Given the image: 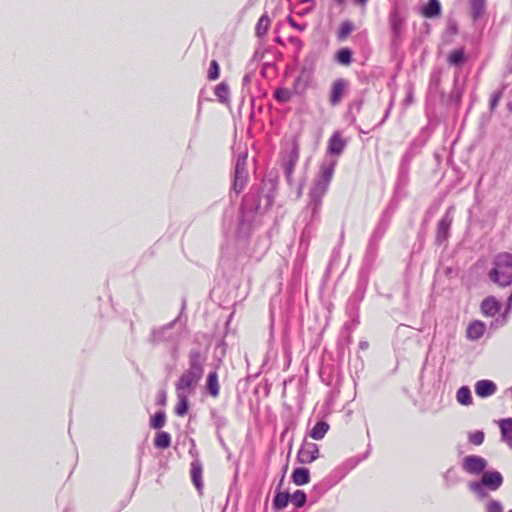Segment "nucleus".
Listing matches in <instances>:
<instances>
[{
  "label": "nucleus",
  "instance_id": "nucleus-9",
  "mask_svg": "<svg viewBox=\"0 0 512 512\" xmlns=\"http://www.w3.org/2000/svg\"><path fill=\"white\" fill-rule=\"evenodd\" d=\"M201 379L198 375L185 370L177 380L175 389L176 391L194 393Z\"/></svg>",
  "mask_w": 512,
  "mask_h": 512
},
{
  "label": "nucleus",
  "instance_id": "nucleus-4",
  "mask_svg": "<svg viewBox=\"0 0 512 512\" xmlns=\"http://www.w3.org/2000/svg\"><path fill=\"white\" fill-rule=\"evenodd\" d=\"M299 160V144L296 138L290 143V148L281 153V166L289 185L293 184V173Z\"/></svg>",
  "mask_w": 512,
  "mask_h": 512
},
{
  "label": "nucleus",
  "instance_id": "nucleus-2",
  "mask_svg": "<svg viewBox=\"0 0 512 512\" xmlns=\"http://www.w3.org/2000/svg\"><path fill=\"white\" fill-rule=\"evenodd\" d=\"M336 164V160L325 159L320 166L319 172L308 194L309 202L303 211L304 220L306 221L305 229L310 227L312 223L320 220L322 200L327 193Z\"/></svg>",
  "mask_w": 512,
  "mask_h": 512
},
{
  "label": "nucleus",
  "instance_id": "nucleus-3",
  "mask_svg": "<svg viewBox=\"0 0 512 512\" xmlns=\"http://www.w3.org/2000/svg\"><path fill=\"white\" fill-rule=\"evenodd\" d=\"M489 279L500 287H508L512 284V254L502 252L493 259V268L490 270Z\"/></svg>",
  "mask_w": 512,
  "mask_h": 512
},
{
  "label": "nucleus",
  "instance_id": "nucleus-37",
  "mask_svg": "<svg viewBox=\"0 0 512 512\" xmlns=\"http://www.w3.org/2000/svg\"><path fill=\"white\" fill-rule=\"evenodd\" d=\"M165 421L166 414L163 410H160L150 419V427L153 429H161L165 425Z\"/></svg>",
  "mask_w": 512,
  "mask_h": 512
},
{
  "label": "nucleus",
  "instance_id": "nucleus-26",
  "mask_svg": "<svg viewBox=\"0 0 512 512\" xmlns=\"http://www.w3.org/2000/svg\"><path fill=\"white\" fill-rule=\"evenodd\" d=\"M171 445V436L168 432L160 431L154 438V446L158 449H167Z\"/></svg>",
  "mask_w": 512,
  "mask_h": 512
},
{
  "label": "nucleus",
  "instance_id": "nucleus-62",
  "mask_svg": "<svg viewBox=\"0 0 512 512\" xmlns=\"http://www.w3.org/2000/svg\"><path fill=\"white\" fill-rule=\"evenodd\" d=\"M509 512H512V510H510Z\"/></svg>",
  "mask_w": 512,
  "mask_h": 512
},
{
  "label": "nucleus",
  "instance_id": "nucleus-28",
  "mask_svg": "<svg viewBox=\"0 0 512 512\" xmlns=\"http://www.w3.org/2000/svg\"><path fill=\"white\" fill-rule=\"evenodd\" d=\"M447 62L451 66H460L465 62L464 49L460 48L450 52L447 58Z\"/></svg>",
  "mask_w": 512,
  "mask_h": 512
},
{
  "label": "nucleus",
  "instance_id": "nucleus-53",
  "mask_svg": "<svg viewBox=\"0 0 512 512\" xmlns=\"http://www.w3.org/2000/svg\"><path fill=\"white\" fill-rule=\"evenodd\" d=\"M288 23H289L292 27H294V28H296V29H299V30H301V31H302V30H304V28H305V26H301V25L297 24V23H296V21H295L292 17H289V18H288Z\"/></svg>",
  "mask_w": 512,
  "mask_h": 512
},
{
  "label": "nucleus",
  "instance_id": "nucleus-45",
  "mask_svg": "<svg viewBox=\"0 0 512 512\" xmlns=\"http://www.w3.org/2000/svg\"><path fill=\"white\" fill-rule=\"evenodd\" d=\"M503 91L498 90L495 91L490 98V109L493 111L495 107L498 105L500 99L502 98Z\"/></svg>",
  "mask_w": 512,
  "mask_h": 512
},
{
  "label": "nucleus",
  "instance_id": "nucleus-32",
  "mask_svg": "<svg viewBox=\"0 0 512 512\" xmlns=\"http://www.w3.org/2000/svg\"><path fill=\"white\" fill-rule=\"evenodd\" d=\"M317 60V55L315 53H310L304 59V63L301 69L302 74H306L307 77H310L311 73L314 70V66Z\"/></svg>",
  "mask_w": 512,
  "mask_h": 512
},
{
  "label": "nucleus",
  "instance_id": "nucleus-51",
  "mask_svg": "<svg viewBox=\"0 0 512 512\" xmlns=\"http://www.w3.org/2000/svg\"><path fill=\"white\" fill-rule=\"evenodd\" d=\"M301 3H310L311 4L310 7L306 8L303 11L304 14L311 12L315 6V0H302Z\"/></svg>",
  "mask_w": 512,
  "mask_h": 512
},
{
  "label": "nucleus",
  "instance_id": "nucleus-17",
  "mask_svg": "<svg viewBox=\"0 0 512 512\" xmlns=\"http://www.w3.org/2000/svg\"><path fill=\"white\" fill-rule=\"evenodd\" d=\"M501 305L493 296H489L481 303V311L486 316H495L500 311Z\"/></svg>",
  "mask_w": 512,
  "mask_h": 512
},
{
  "label": "nucleus",
  "instance_id": "nucleus-21",
  "mask_svg": "<svg viewBox=\"0 0 512 512\" xmlns=\"http://www.w3.org/2000/svg\"><path fill=\"white\" fill-rule=\"evenodd\" d=\"M502 441L512 446V418L499 421Z\"/></svg>",
  "mask_w": 512,
  "mask_h": 512
},
{
  "label": "nucleus",
  "instance_id": "nucleus-34",
  "mask_svg": "<svg viewBox=\"0 0 512 512\" xmlns=\"http://www.w3.org/2000/svg\"><path fill=\"white\" fill-rule=\"evenodd\" d=\"M215 95L221 103H228L230 90L225 82H221L215 87Z\"/></svg>",
  "mask_w": 512,
  "mask_h": 512
},
{
  "label": "nucleus",
  "instance_id": "nucleus-56",
  "mask_svg": "<svg viewBox=\"0 0 512 512\" xmlns=\"http://www.w3.org/2000/svg\"><path fill=\"white\" fill-rule=\"evenodd\" d=\"M339 257V250H334L332 254V261Z\"/></svg>",
  "mask_w": 512,
  "mask_h": 512
},
{
  "label": "nucleus",
  "instance_id": "nucleus-42",
  "mask_svg": "<svg viewBox=\"0 0 512 512\" xmlns=\"http://www.w3.org/2000/svg\"><path fill=\"white\" fill-rule=\"evenodd\" d=\"M219 74H220L219 64L216 60H212L210 62V67L208 70L207 78L209 80H216L219 78Z\"/></svg>",
  "mask_w": 512,
  "mask_h": 512
},
{
  "label": "nucleus",
  "instance_id": "nucleus-48",
  "mask_svg": "<svg viewBox=\"0 0 512 512\" xmlns=\"http://www.w3.org/2000/svg\"><path fill=\"white\" fill-rule=\"evenodd\" d=\"M447 29H448V31H449L450 33H452V34L457 33L458 28H457V24H456V22H455V21H452V20H451V21H449V22H448V25H447Z\"/></svg>",
  "mask_w": 512,
  "mask_h": 512
},
{
  "label": "nucleus",
  "instance_id": "nucleus-11",
  "mask_svg": "<svg viewBox=\"0 0 512 512\" xmlns=\"http://www.w3.org/2000/svg\"><path fill=\"white\" fill-rule=\"evenodd\" d=\"M451 210L452 207L446 211L445 215L439 220L437 224L436 243L439 245L446 241L450 235V228L453 222Z\"/></svg>",
  "mask_w": 512,
  "mask_h": 512
},
{
  "label": "nucleus",
  "instance_id": "nucleus-50",
  "mask_svg": "<svg viewBox=\"0 0 512 512\" xmlns=\"http://www.w3.org/2000/svg\"><path fill=\"white\" fill-rule=\"evenodd\" d=\"M410 161H411V156L409 154H405L401 161V167L409 168Z\"/></svg>",
  "mask_w": 512,
  "mask_h": 512
},
{
  "label": "nucleus",
  "instance_id": "nucleus-55",
  "mask_svg": "<svg viewBox=\"0 0 512 512\" xmlns=\"http://www.w3.org/2000/svg\"><path fill=\"white\" fill-rule=\"evenodd\" d=\"M382 234H383V231H380L379 228H377L374 232L373 238H376V236L381 237Z\"/></svg>",
  "mask_w": 512,
  "mask_h": 512
},
{
  "label": "nucleus",
  "instance_id": "nucleus-19",
  "mask_svg": "<svg viewBox=\"0 0 512 512\" xmlns=\"http://www.w3.org/2000/svg\"><path fill=\"white\" fill-rule=\"evenodd\" d=\"M206 391L209 395L216 398L219 396L220 386L218 382L217 371H210L206 380Z\"/></svg>",
  "mask_w": 512,
  "mask_h": 512
},
{
  "label": "nucleus",
  "instance_id": "nucleus-20",
  "mask_svg": "<svg viewBox=\"0 0 512 512\" xmlns=\"http://www.w3.org/2000/svg\"><path fill=\"white\" fill-rule=\"evenodd\" d=\"M177 394V405L175 407V413L178 416H184L189 408V395L191 393L183 392V391H176Z\"/></svg>",
  "mask_w": 512,
  "mask_h": 512
},
{
  "label": "nucleus",
  "instance_id": "nucleus-40",
  "mask_svg": "<svg viewBox=\"0 0 512 512\" xmlns=\"http://www.w3.org/2000/svg\"><path fill=\"white\" fill-rule=\"evenodd\" d=\"M270 19L267 15H262L256 25V34L258 36L265 35L268 31Z\"/></svg>",
  "mask_w": 512,
  "mask_h": 512
},
{
  "label": "nucleus",
  "instance_id": "nucleus-15",
  "mask_svg": "<svg viewBox=\"0 0 512 512\" xmlns=\"http://www.w3.org/2000/svg\"><path fill=\"white\" fill-rule=\"evenodd\" d=\"M496 391L497 385L491 380H479L475 383V392L481 398L492 396Z\"/></svg>",
  "mask_w": 512,
  "mask_h": 512
},
{
  "label": "nucleus",
  "instance_id": "nucleus-61",
  "mask_svg": "<svg viewBox=\"0 0 512 512\" xmlns=\"http://www.w3.org/2000/svg\"><path fill=\"white\" fill-rule=\"evenodd\" d=\"M338 4H342L344 0H335Z\"/></svg>",
  "mask_w": 512,
  "mask_h": 512
},
{
  "label": "nucleus",
  "instance_id": "nucleus-44",
  "mask_svg": "<svg viewBox=\"0 0 512 512\" xmlns=\"http://www.w3.org/2000/svg\"><path fill=\"white\" fill-rule=\"evenodd\" d=\"M486 512H503V506L498 500H490L486 505Z\"/></svg>",
  "mask_w": 512,
  "mask_h": 512
},
{
  "label": "nucleus",
  "instance_id": "nucleus-16",
  "mask_svg": "<svg viewBox=\"0 0 512 512\" xmlns=\"http://www.w3.org/2000/svg\"><path fill=\"white\" fill-rule=\"evenodd\" d=\"M346 146V141L341 137L339 132L333 133L328 142L327 151L329 154L339 156Z\"/></svg>",
  "mask_w": 512,
  "mask_h": 512
},
{
  "label": "nucleus",
  "instance_id": "nucleus-38",
  "mask_svg": "<svg viewBox=\"0 0 512 512\" xmlns=\"http://www.w3.org/2000/svg\"><path fill=\"white\" fill-rule=\"evenodd\" d=\"M293 92L289 89L278 88L274 92V97L278 102L287 103L291 100Z\"/></svg>",
  "mask_w": 512,
  "mask_h": 512
},
{
  "label": "nucleus",
  "instance_id": "nucleus-59",
  "mask_svg": "<svg viewBox=\"0 0 512 512\" xmlns=\"http://www.w3.org/2000/svg\"><path fill=\"white\" fill-rule=\"evenodd\" d=\"M165 399H166V396H165V394L163 393V394H162V396H161V398H160V401H159V402H160V403H164V402H165Z\"/></svg>",
  "mask_w": 512,
  "mask_h": 512
},
{
  "label": "nucleus",
  "instance_id": "nucleus-52",
  "mask_svg": "<svg viewBox=\"0 0 512 512\" xmlns=\"http://www.w3.org/2000/svg\"><path fill=\"white\" fill-rule=\"evenodd\" d=\"M251 80H252V75L251 73H247L244 75L243 79H242V85L243 87L245 86H248L250 83H251Z\"/></svg>",
  "mask_w": 512,
  "mask_h": 512
},
{
  "label": "nucleus",
  "instance_id": "nucleus-12",
  "mask_svg": "<svg viewBox=\"0 0 512 512\" xmlns=\"http://www.w3.org/2000/svg\"><path fill=\"white\" fill-rule=\"evenodd\" d=\"M319 457V448L313 442H303L301 445L297 458L303 464H309Z\"/></svg>",
  "mask_w": 512,
  "mask_h": 512
},
{
  "label": "nucleus",
  "instance_id": "nucleus-60",
  "mask_svg": "<svg viewBox=\"0 0 512 512\" xmlns=\"http://www.w3.org/2000/svg\"><path fill=\"white\" fill-rule=\"evenodd\" d=\"M508 109H509L510 111H512V102H509V103H508Z\"/></svg>",
  "mask_w": 512,
  "mask_h": 512
},
{
  "label": "nucleus",
  "instance_id": "nucleus-57",
  "mask_svg": "<svg viewBox=\"0 0 512 512\" xmlns=\"http://www.w3.org/2000/svg\"><path fill=\"white\" fill-rule=\"evenodd\" d=\"M355 2L361 6H365L368 2V0H355Z\"/></svg>",
  "mask_w": 512,
  "mask_h": 512
},
{
  "label": "nucleus",
  "instance_id": "nucleus-41",
  "mask_svg": "<svg viewBox=\"0 0 512 512\" xmlns=\"http://www.w3.org/2000/svg\"><path fill=\"white\" fill-rule=\"evenodd\" d=\"M365 290H366V284L365 283H359L357 288H356V290L354 291V293L350 297V302L351 303H355V304H358L359 302H361L363 300V298H364Z\"/></svg>",
  "mask_w": 512,
  "mask_h": 512
},
{
  "label": "nucleus",
  "instance_id": "nucleus-46",
  "mask_svg": "<svg viewBox=\"0 0 512 512\" xmlns=\"http://www.w3.org/2000/svg\"><path fill=\"white\" fill-rule=\"evenodd\" d=\"M215 425L217 430H220L221 428L225 427L227 424L226 419L223 416H214Z\"/></svg>",
  "mask_w": 512,
  "mask_h": 512
},
{
  "label": "nucleus",
  "instance_id": "nucleus-24",
  "mask_svg": "<svg viewBox=\"0 0 512 512\" xmlns=\"http://www.w3.org/2000/svg\"><path fill=\"white\" fill-rule=\"evenodd\" d=\"M292 480L299 486L307 484L310 480L309 469L304 467L296 468L292 473Z\"/></svg>",
  "mask_w": 512,
  "mask_h": 512
},
{
  "label": "nucleus",
  "instance_id": "nucleus-10",
  "mask_svg": "<svg viewBox=\"0 0 512 512\" xmlns=\"http://www.w3.org/2000/svg\"><path fill=\"white\" fill-rule=\"evenodd\" d=\"M486 467L487 461L478 455H468L462 461L463 470L472 475L483 474Z\"/></svg>",
  "mask_w": 512,
  "mask_h": 512
},
{
  "label": "nucleus",
  "instance_id": "nucleus-7",
  "mask_svg": "<svg viewBox=\"0 0 512 512\" xmlns=\"http://www.w3.org/2000/svg\"><path fill=\"white\" fill-rule=\"evenodd\" d=\"M389 25L392 35V44L398 46L401 42L405 28V18L400 14L398 9H393L389 14Z\"/></svg>",
  "mask_w": 512,
  "mask_h": 512
},
{
  "label": "nucleus",
  "instance_id": "nucleus-30",
  "mask_svg": "<svg viewBox=\"0 0 512 512\" xmlns=\"http://www.w3.org/2000/svg\"><path fill=\"white\" fill-rule=\"evenodd\" d=\"M329 429V425L325 421H319L316 423V425L312 428L310 432V436L315 440L322 439L325 434L327 433Z\"/></svg>",
  "mask_w": 512,
  "mask_h": 512
},
{
  "label": "nucleus",
  "instance_id": "nucleus-47",
  "mask_svg": "<svg viewBox=\"0 0 512 512\" xmlns=\"http://www.w3.org/2000/svg\"><path fill=\"white\" fill-rule=\"evenodd\" d=\"M362 104H363L362 100H356V101L352 102L350 105V108H349L350 112L351 113L353 111L359 112L361 110Z\"/></svg>",
  "mask_w": 512,
  "mask_h": 512
},
{
  "label": "nucleus",
  "instance_id": "nucleus-1",
  "mask_svg": "<svg viewBox=\"0 0 512 512\" xmlns=\"http://www.w3.org/2000/svg\"><path fill=\"white\" fill-rule=\"evenodd\" d=\"M275 187L272 183H264L260 190L250 191L244 196L238 219L237 235L248 237L252 230L255 214L268 210L274 202Z\"/></svg>",
  "mask_w": 512,
  "mask_h": 512
},
{
  "label": "nucleus",
  "instance_id": "nucleus-6",
  "mask_svg": "<svg viewBox=\"0 0 512 512\" xmlns=\"http://www.w3.org/2000/svg\"><path fill=\"white\" fill-rule=\"evenodd\" d=\"M247 153H239L236 157L232 189L239 194L245 187L248 180Z\"/></svg>",
  "mask_w": 512,
  "mask_h": 512
},
{
  "label": "nucleus",
  "instance_id": "nucleus-8",
  "mask_svg": "<svg viewBox=\"0 0 512 512\" xmlns=\"http://www.w3.org/2000/svg\"><path fill=\"white\" fill-rule=\"evenodd\" d=\"M206 361V353L202 352L198 348H193L188 353V368L186 370L202 378L204 375Z\"/></svg>",
  "mask_w": 512,
  "mask_h": 512
},
{
  "label": "nucleus",
  "instance_id": "nucleus-25",
  "mask_svg": "<svg viewBox=\"0 0 512 512\" xmlns=\"http://www.w3.org/2000/svg\"><path fill=\"white\" fill-rule=\"evenodd\" d=\"M353 52L350 48H341L335 54V61L341 65L349 66L353 61Z\"/></svg>",
  "mask_w": 512,
  "mask_h": 512
},
{
  "label": "nucleus",
  "instance_id": "nucleus-35",
  "mask_svg": "<svg viewBox=\"0 0 512 512\" xmlns=\"http://www.w3.org/2000/svg\"><path fill=\"white\" fill-rule=\"evenodd\" d=\"M290 500V494L288 492H278L274 496L273 506L277 510L284 509Z\"/></svg>",
  "mask_w": 512,
  "mask_h": 512
},
{
  "label": "nucleus",
  "instance_id": "nucleus-31",
  "mask_svg": "<svg viewBox=\"0 0 512 512\" xmlns=\"http://www.w3.org/2000/svg\"><path fill=\"white\" fill-rule=\"evenodd\" d=\"M471 15L474 20L478 19L485 12L486 0H470Z\"/></svg>",
  "mask_w": 512,
  "mask_h": 512
},
{
  "label": "nucleus",
  "instance_id": "nucleus-36",
  "mask_svg": "<svg viewBox=\"0 0 512 512\" xmlns=\"http://www.w3.org/2000/svg\"><path fill=\"white\" fill-rule=\"evenodd\" d=\"M469 489L474 492L478 498L484 499L488 496L487 488L481 481H473L468 485Z\"/></svg>",
  "mask_w": 512,
  "mask_h": 512
},
{
  "label": "nucleus",
  "instance_id": "nucleus-29",
  "mask_svg": "<svg viewBox=\"0 0 512 512\" xmlns=\"http://www.w3.org/2000/svg\"><path fill=\"white\" fill-rule=\"evenodd\" d=\"M456 399L457 401L465 406L472 404V396L471 391L468 386H462L458 389L456 393Z\"/></svg>",
  "mask_w": 512,
  "mask_h": 512
},
{
  "label": "nucleus",
  "instance_id": "nucleus-22",
  "mask_svg": "<svg viewBox=\"0 0 512 512\" xmlns=\"http://www.w3.org/2000/svg\"><path fill=\"white\" fill-rule=\"evenodd\" d=\"M485 332V325L481 321H473L467 328V337L471 340L480 339Z\"/></svg>",
  "mask_w": 512,
  "mask_h": 512
},
{
  "label": "nucleus",
  "instance_id": "nucleus-49",
  "mask_svg": "<svg viewBox=\"0 0 512 512\" xmlns=\"http://www.w3.org/2000/svg\"><path fill=\"white\" fill-rule=\"evenodd\" d=\"M399 178L401 181H406L408 178V168L406 167H400V174Z\"/></svg>",
  "mask_w": 512,
  "mask_h": 512
},
{
  "label": "nucleus",
  "instance_id": "nucleus-23",
  "mask_svg": "<svg viewBox=\"0 0 512 512\" xmlns=\"http://www.w3.org/2000/svg\"><path fill=\"white\" fill-rule=\"evenodd\" d=\"M423 16L433 18L439 16L441 13V5L438 0H429V3L421 10Z\"/></svg>",
  "mask_w": 512,
  "mask_h": 512
},
{
  "label": "nucleus",
  "instance_id": "nucleus-39",
  "mask_svg": "<svg viewBox=\"0 0 512 512\" xmlns=\"http://www.w3.org/2000/svg\"><path fill=\"white\" fill-rule=\"evenodd\" d=\"M290 500L297 508H301L305 505L307 496L303 490H296L290 495Z\"/></svg>",
  "mask_w": 512,
  "mask_h": 512
},
{
  "label": "nucleus",
  "instance_id": "nucleus-33",
  "mask_svg": "<svg viewBox=\"0 0 512 512\" xmlns=\"http://www.w3.org/2000/svg\"><path fill=\"white\" fill-rule=\"evenodd\" d=\"M355 29V26L353 22L346 20L343 21L339 27V30L337 32V39L340 41L345 40L351 32Z\"/></svg>",
  "mask_w": 512,
  "mask_h": 512
},
{
  "label": "nucleus",
  "instance_id": "nucleus-13",
  "mask_svg": "<svg viewBox=\"0 0 512 512\" xmlns=\"http://www.w3.org/2000/svg\"><path fill=\"white\" fill-rule=\"evenodd\" d=\"M349 82L344 78H337L331 85L329 103L332 106L338 105L345 95Z\"/></svg>",
  "mask_w": 512,
  "mask_h": 512
},
{
  "label": "nucleus",
  "instance_id": "nucleus-5",
  "mask_svg": "<svg viewBox=\"0 0 512 512\" xmlns=\"http://www.w3.org/2000/svg\"><path fill=\"white\" fill-rule=\"evenodd\" d=\"M178 318L152 331L150 342L159 344L161 342L176 343L181 336V328L177 327Z\"/></svg>",
  "mask_w": 512,
  "mask_h": 512
},
{
  "label": "nucleus",
  "instance_id": "nucleus-58",
  "mask_svg": "<svg viewBox=\"0 0 512 512\" xmlns=\"http://www.w3.org/2000/svg\"><path fill=\"white\" fill-rule=\"evenodd\" d=\"M367 346H368V343H367V342H361V343H360V347H361L362 349L367 348Z\"/></svg>",
  "mask_w": 512,
  "mask_h": 512
},
{
  "label": "nucleus",
  "instance_id": "nucleus-43",
  "mask_svg": "<svg viewBox=\"0 0 512 512\" xmlns=\"http://www.w3.org/2000/svg\"><path fill=\"white\" fill-rule=\"evenodd\" d=\"M484 441V433L483 431H475L469 434V442L474 445H481Z\"/></svg>",
  "mask_w": 512,
  "mask_h": 512
},
{
  "label": "nucleus",
  "instance_id": "nucleus-18",
  "mask_svg": "<svg viewBox=\"0 0 512 512\" xmlns=\"http://www.w3.org/2000/svg\"><path fill=\"white\" fill-rule=\"evenodd\" d=\"M202 464L199 459H195L191 463L190 468V474H191V480L198 491H201L203 488V481H202Z\"/></svg>",
  "mask_w": 512,
  "mask_h": 512
},
{
  "label": "nucleus",
  "instance_id": "nucleus-54",
  "mask_svg": "<svg viewBox=\"0 0 512 512\" xmlns=\"http://www.w3.org/2000/svg\"><path fill=\"white\" fill-rule=\"evenodd\" d=\"M389 113H390V107L386 110L385 115L383 116V118L381 119V121H380L377 125H375L374 127H379V126H381V125L386 121V119L388 118Z\"/></svg>",
  "mask_w": 512,
  "mask_h": 512
},
{
  "label": "nucleus",
  "instance_id": "nucleus-27",
  "mask_svg": "<svg viewBox=\"0 0 512 512\" xmlns=\"http://www.w3.org/2000/svg\"><path fill=\"white\" fill-rule=\"evenodd\" d=\"M308 80L309 77L306 76V74L300 73V75L297 77V79L294 82L293 85V94L296 95H302L306 91L308 87Z\"/></svg>",
  "mask_w": 512,
  "mask_h": 512
},
{
  "label": "nucleus",
  "instance_id": "nucleus-14",
  "mask_svg": "<svg viewBox=\"0 0 512 512\" xmlns=\"http://www.w3.org/2000/svg\"><path fill=\"white\" fill-rule=\"evenodd\" d=\"M482 484L490 491L498 490L503 484V476L498 471H484L480 479Z\"/></svg>",
  "mask_w": 512,
  "mask_h": 512
}]
</instances>
